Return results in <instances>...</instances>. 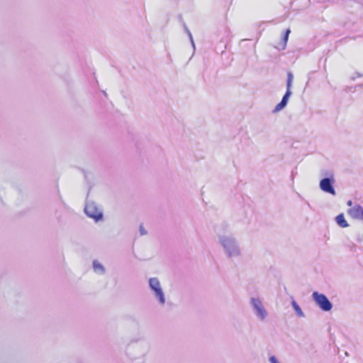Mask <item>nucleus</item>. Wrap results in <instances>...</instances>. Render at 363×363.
<instances>
[{"label":"nucleus","instance_id":"9","mask_svg":"<svg viewBox=\"0 0 363 363\" xmlns=\"http://www.w3.org/2000/svg\"><path fill=\"white\" fill-rule=\"evenodd\" d=\"M293 82V74L291 72L287 74L286 86L287 90H290Z\"/></svg>","mask_w":363,"mask_h":363},{"label":"nucleus","instance_id":"1","mask_svg":"<svg viewBox=\"0 0 363 363\" xmlns=\"http://www.w3.org/2000/svg\"><path fill=\"white\" fill-rule=\"evenodd\" d=\"M84 211L86 214L94 219L96 221L101 220L103 217L101 211L94 203H89L86 205Z\"/></svg>","mask_w":363,"mask_h":363},{"label":"nucleus","instance_id":"14","mask_svg":"<svg viewBox=\"0 0 363 363\" xmlns=\"http://www.w3.org/2000/svg\"><path fill=\"white\" fill-rule=\"evenodd\" d=\"M347 205H348L349 206H351L352 205V201H350H350H347Z\"/></svg>","mask_w":363,"mask_h":363},{"label":"nucleus","instance_id":"3","mask_svg":"<svg viewBox=\"0 0 363 363\" xmlns=\"http://www.w3.org/2000/svg\"><path fill=\"white\" fill-rule=\"evenodd\" d=\"M149 283H150V286L152 288V289L155 291L160 301L162 303H164V298L162 291L160 288V284L159 281L156 278H151L149 281Z\"/></svg>","mask_w":363,"mask_h":363},{"label":"nucleus","instance_id":"8","mask_svg":"<svg viewBox=\"0 0 363 363\" xmlns=\"http://www.w3.org/2000/svg\"><path fill=\"white\" fill-rule=\"evenodd\" d=\"M335 220L337 225L341 228H347L349 225L347 220L345 218L343 213H340L338 216H337L335 218Z\"/></svg>","mask_w":363,"mask_h":363},{"label":"nucleus","instance_id":"5","mask_svg":"<svg viewBox=\"0 0 363 363\" xmlns=\"http://www.w3.org/2000/svg\"><path fill=\"white\" fill-rule=\"evenodd\" d=\"M348 214L353 218L363 220V208L361 206H355L349 209Z\"/></svg>","mask_w":363,"mask_h":363},{"label":"nucleus","instance_id":"7","mask_svg":"<svg viewBox=\"0 0 363 363\" xmlns=\"http://www.w3.org/2000/svg\"><path fill=\"white\" fill-rule=\"evenodd\" d=\"M291 92L290 90H286L285 94L284 95L280 103H279L275 108H274V111L277 112V111H279L280 110H281L287 104V101H288V99L289 97L290 96Z\"/></svg>","mask_w":363,"mask_h":363},{"label":"nucleus","instance_id":"10","mask_svg":"<svg viewBox=\"0 0 363 363\" xmlns=\"http://www.w3.org/2000/svg\"><path fill=\"white\" fill-rule=\"evenodd\" d=\"M290 33H291L290 29H287L285 32L284 36L283 38V48H284L286 45Z\"/></svg>","mask_w":363,"mask_h":363},{"label":"nucleus","instance_id":"15","mask_svg":"<svg viewBox=\"0 0 363 363\" xmlns=\"http://www.w3.org/2000/svg\"><path fill=\"white\" fill-rule=\"evenodd\" d=\"M140 231H141V233H142L143 235H144V234L145 233L144 232V230H143L142 228L140 229Z\"/></svg>","mask_w":363,"mask_h":363},{"label":"nucleus","instance_id":"4","mask_svg":"<svg viewBox=\"0 0 363 363\" xmlns=\"http://www.w3.org/2000/svg\"><path fill=\"white\" fill-rule=\"evenodd\" d=\"M320 189L328 193H330L333 195L335 194V191L331 184V181L328 178H325L322 179L320 182Z\"/></svg>","mask_w":363,"mask_h":363},{"label":"nucleus","instance_id":"2","mask_svg":"<svg viewBox=\"0 0 363 363\" xmlns=\"http://www.w3.org/2000/svg\"><path fill=\"white\" fill-rule=\"evenodd\" d=\"M315 301L319 306V307L325 311H328L332 308V304L324 294L314 292L313 294Z\"/></svg>","mask_w":363,"mask_h":363},{"label":"nucleus","instance_id":"13","mask_svg":"<svg viewBox=\"0 0 363 363\" xmlns=\"http://www.w3.org/2000/svg\"><path fill=\"white\" fill-rule=\"evenodd\" d=\"M270 362L272 363H278V361H277V359H276L275 357H270Z\"/></svg>","mask_w":363,"mask_h":363},{"label":"nucleus","instance_id":"11","mask_svg":"<svg viewBox=\"0 0 363 363\" xmlns=\"http://www.w3.org/2000/svg\"><path fill=\"white\" fill-rule=\"evenodd\" d=\"M94 269L96 272H103L104 271V267L103 266L97 262H94Z\"/></svg>","mask_w":363,"mask_h":363},{"label":"nucleus","instance_id":"6","mask_svg":"<svg viewBox=\"0 0 363 363\" xmlns=\"http://www.w3.org/2000/svg\"><path fill=\"white\" fill-rule=\"evenodd\" d=\"M252 304H253L254 307L257 311L258 315L262 318H264L265 317V315H266V311H264V308H263V306L262 305L261 301L259 299L254 298V299H252Z\"/></svg>","mask_w":363,"mask_h":363},{"label":"nucleus","instance_id":"12","mask_svg":"<svg viewBox=\"0 0 363 363\" xmlns=\"http://www.w3.org/2000/svg\"><path fill=\"white\" fill-rule=\"evenodd\" d=\"M292 305L294 306V310L296 311V313L300 315H302V311H301V308L299 307V306L296 303V301H293L292 302Z\"/></svg>","mask_w":363,"mask_h":363}]
</instances>
